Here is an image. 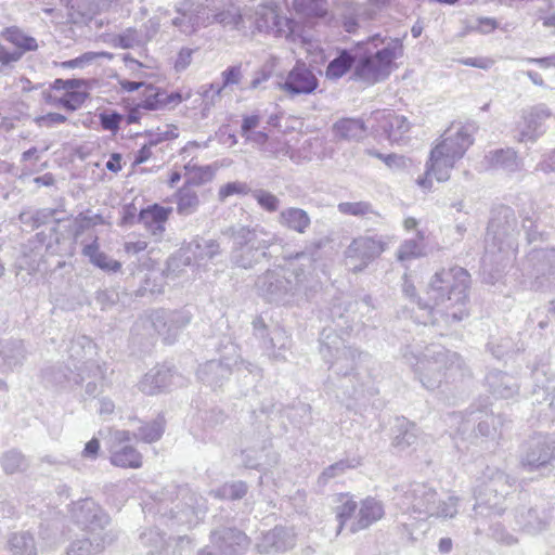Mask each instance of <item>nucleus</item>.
Here are the masks:
<instances>
[{"label":"nucleus","instance_id":"nucleus-1","mask_svg":"<svg viewBox=\"0 0 555 555\" xmlns=\"http://www.w3.org/2000/svg\"><path fill=\"white\" fill-rule=\"evenodd\" d=\"M362 50L353 68L356 79L375 85L387 79L398 68L397 60L404 55L403 40L372 36L357 44Z\"/></svg>","mask_w":555,"mask_h":555},{"label":"nucleus","instance_id":"nucleus-2","mask_svg":"<svg viewBox=\"0 0 555 555\" xmlns=\"http://www.w3.org/2000/svg\"><path fill=\"white\" fill-rule=\"evenodd\" d=\"M473 129L462 124L452 125L441 135L439 142L430 152L429 160L434 166L452 168L473 145Z\"/></svg>","mask_w":555,"mask_h":555},{"label":"nucleus","instance_id":"nucleus-3","mask_svg":"<svg viewBox=\"0 0 555 555\" xmlns=\"http://www.w3.org/2000/svg\"><path fill=\"white\" fill-rule=\"evenodd\" d=\"M370 121L374 137L376 139L384 138L390 144L402 141L411 129L408 118L390 108L372 112Z\"/></svg>","mask_w":555,"mask_h":555},{"label":"nucleus","instance_id":"nucleus-4","mask_svg":"<svg viewBox=\"0 0 555 555\" xmlns=\"http://www.w3.org/2000/svg\"><path fill=\"white\" fill-rule=\"evenodd\" d=\"M51 89L55 94L50 98V103L70 112L81 107L89 96L88 83L83 79H55Z\"/></svg>","mask_w":555,"mask_h":555},{"label":"nucleus","instance_id":"nucleus-5","mask_svg":"<svg viewBox=\"0 0 555 555\" xmlns=\"http://www.w3.org/2000/svg\"><path fill=\"white\" fill-rule=\"evenodd\" d=\"M191 91H171L159 88L153 83L144 86L142 99L138 108L145 111L175 109L191 98Z\"/></svg>","mask_w":555,"mask_h":555},{"label":"nucleus","instance_id":"nucleus-6","mask_svg":"<svg viewBox=\"0 0 555 555\" xmlns=\"http://www.w3.org/2000/svg\"><path fill=\"white\" fill-rule=\"evenodd\" d=\"M259 31L272 34L275 37L288 36L294 30V21L280 15L275 7H264L256 18Z\"/></svg>","mask_w":555,"mask_h":555},{"label":"nucleus","instance_id":"nucleus-7","mask_svg":"<svg viewBox=\"0 0 555 555\" xmlns=\"http://www.w3.org/2000/svg\"><path fill=\"white\" fill-rule=\"evenodd\" d=\"M0 38L12 47L10 52L15 54L16 62L21 61L26 53L39 49L38 40L16 25L4 27L0 33Z\"/></svg>","mask_w":555,"mask_h":555},{"label":"nucleus","instance_id":"nucleus-8","mask_svg":"<svg viewBox=\"0 0 555 555\" xmlns=\"http://www.w3.org/2000/svg\"><path fill=\"white\" fill-rule=\"evenodd\" d=\"M318 87L313 73L304 64L296 65L287 75L283 89L292 94L311 93Z\"/></svg>","mask_w":555,"mask_h":555},{"label":"nucleus","instance_id":"nucleus-9","mask_svg":"<svg viewBox=\"0 0 555 555\" xmlns=\"http://www.w3.org/2000/svg\"><path fill=\"white\" fill-rule=\"evenodd\" d=\"M171 211L172 209L170 207H163L158 204H153L141 209L139 212V220L153 235L162 234L165 231V223L167 222Z\"/></svg>","mask_w":555,"mask_h":555},{"label":"nucleus","instance_id":"nucleus-10","mask_svg":"<svg viewBox=\"0 0 555 555\" xmlns=\"http://www.w3.org/2000/svg\"><path fill=\"white\" fill-rule=\"evenodd\" d=\"M337 140H361L366 135L367 128L363 120L358 118H341L332 128Z\"/></svg>","mask_w":555,"mask_h":555},{"label":"nucleus","instance_id":"nucleus-11","mask_svg":"<svg viewBox=\"0 0 555 555\" xmlns=\"http://www.w3.org/2000/svg\"><path fill=\"white\" fill-rule=\"evenodd\" d=\"M82 254L90 259L92 264L103 271L115 273L121 269V263L118 260L112 259L105 253L101 251L98 238L83 246Z\"/></svg>","mask_w":555,"mask_h":555},{"label":"nucleus","instance_id":"nucleus-12","mask_svg":"<svg viewBox=\"0 0 555 555\" xmlns=\"http://www.w3.org/2000/svg\"><path fill=\"white\" fill-rule=\"evenodd\" d=\"M280 222L287 229L304 233L310 225V218L300 208H287L280 214Z\"/></svg>","mask_w":555,"mask_h":555},{"label":"nucleus","instance_id":"nucleus-13","mask_svg":"<svg viewBox=\"0 0 555 555\" xmlns=\"http://www.w3.org/2000/svg\"><path fill=\"white\" fill-rule=\"evenodd\" d=\"M111 463L121 468H140L142 455L135 448L126 446L112 452Z\"/></svg>","mask_w":555,"mask_h":555},{"label":"nucleus","instance_id":"nucleus-14","mask_svg":"<svg viewBox=\"0 0 555 555\" xmlns=\"http://www.w3.org/2000/svg\"><path fill=\"white\" fill-rule=\"evenodd\" d=\"M384 516V507L382 503L374 499H366L362 502L359 516L358 526L360 529L366 528L372 524L378 521Z\"/></svg>","mask_w":555,"mask_h":555},{"label":"nucleus","instance_id":"nucleus-15","mask_svg":"<svg viewBox=\"0 0 555 555\" xmlns=\"http://www.w3.org/2000/svg\"><path fill=\"white\" fill-rule=\"evenodd\" d=\"M452 279L454 283L451 285L449 293H452L454 289H460L464 292L467 289L470 281V275L467 270L461 267H454L449 270H442L441 272L435 275L436 282H444Z\"/></svg>","mask_w":555,"mask_h":555},{"label":"nucleus","instance_id":"nucleus-16","mask_svg":"<svg viewBox=\"0 0 555 555\" xmlns=\"http://www.w3.org/2000/svg\"><path fill=\"white\" fill-rule=\"evenodd\" d=\"M357 61L348 51L343 50L337 57L330 62L326 67V77L337 79L343 77L349 69L356 65Z\"/></svg>","mask_w":555,"mask_h":555},{"label":"nucleus","instance_id":"nucleus-17","mask_svg":"<svg viewBox=\"0 0 555 555\" xmlns=\"http://www.w3.org/2000/svg\"><path fill=\"white\" fill-rule=\"evenodd\" d=\"M294 9L308 18L324 17L327 13L326 0H294Z\"/></svg>","mask_w":555,"mask_h":555},{"label":"nucleus","instance_id":"nucleus-18","mask_svg":"<svg viewBox=\"0 0 555 555\" xmlns=\"http://www.w3.org/2000/svg\"><path fill=\"white\" fill-rule=\"evenodd\" d=\"M517 154L513 149H500L491 152L488 162L492 167H504L515 163Z\"/></svg>","mask_w":555,"mask_h":555},{"label":"nucleus","instance_id":"nucleus-19","mask_svg":"<svg viewBox=\"0 0 555 555\" xmlns=\"http://www.w3.org/2000/svg\"><path fill=\"white\" fill-rule=\"evenodd\" d=\"M338 210L343 215L362 217L372 211L367 202H344L338 204Z\"/></svg>","mask_w":555,"mask_h":555},{"label":"nucleus","instance_id":"nucleus-20","mask_svg":"<svg viewBox=\"0 0 555 555\" xmlns=\"http://www.w3.org/2000/svg\"><path fill=\"white\" fill-rule=\"evenodd\" d=\"M338 501L340 502V506L338 507L337 517L340 521L341 528L347 519L354 514L357 509V502L347 493H340L338 495Z\"/></svg>","mask_w":555,"mask_h":555},{"label":"nucleus","instance_id":"nucleus-21","mask_svg":"<svg viewBox=\"0 0 555 555\" xmlns=\"http://www.w3.org/2000/svg\"><path fill=\"white\" fill-rule=\"evenodd\" d=\"M198 204L195 192L180 190L178 193L177 210L179 214H186L194 209Z\"/></svg>","mask_w":555,"mask_h":555},{"label":"nucleus","instance_id":"nucleus-22","mask_svg":"<svg viewBox=\"0 0 555 555\" xmlns=\"http://www.w3.org/2000/svg\"><path fill=\"white\" fill-rule=\"evenodd\" d=\"M420 256H422V250L418 243L413 240H408L400 246L397 258L400 261H405Z\"/></svg>","mask_w":555,"mask_h":555},{"label":"nucleus","instance_id":"nucleus-23","mask_svg":"<svg viewBox=\"0 0 555 555\" xmlns=\"http://www.w3.org/2000/svg\"><path fill=\"white\" fill-rule=\"evenodd\" d=\"M249 189L245 183L242 182H230L224 184L219 190V197L220 199H225L229 196H232L234 194H247Z\"/></svg>","mask_w":555,"mask_h":555},{"label":"nucleus","instance_id":"nucleus-24","mask_svg":"<svg viewBox=\"0 0 555 555\" xmlns=\"http://www.w3.org/2000/svg\"><path fill=\"white\" fill-rule=\"evenodd\" d=\"M255 197L258 204L267 211L273 212L279 208V199L271 193L261 191Z\"/></svg>","mask_w":555,"mask_h":555},{"label":"nucleus","instance_id":"nucleus-25","mask_svg":"<svg viewBox=\"0 0 555 555\" xmlns=\"http://www.w3.org/2000/svg\"><path fill=\"white\" fill-rule=\"evenodd\" d=\"M122 116L118 113L101 114L100 121L104 130L116 132L119 129Z\"/></svg>","mask_w":555,"mask_h":555},{"label":"nucleus","instance_id":"nucleus-26","mask_svg":"<svg viewBox=\"0 0 555 555\" xmlns=\"http://www.w3.org/2000/svg\"><path fill=\"white\" fill-rule=\"evenodd\" d=\"M367 154L369 155H372L380 160L384 162V164L390 168L392 167H399L400 165L403 164V157L402 156H399L397 154H387V155H384L382 153H378L377 151L375 150H369L367 151Z\"/></svg>","mask_w":555,"mask_h":555},{"label":"nucleus","instance_id":"nucleus-27","mask_svg":"<svg viewBox=\"0 0 555 555\" xmlns=\"http://www.w3.org/2000/svg\"><path fill=\"white\" fill-rule=\"evenodd\" d=\"M259 124H260L259 115L253 114V115L244 116V118L242 120V126H241L242 135L250 138L249 133L251 132V130L257 128L259 126Z\"/></svg>","mask_w":555,"mask_h":555},{"label":"nucleus","instance_id":"nucleus-28","mask_svg":"<svg viewBox=\"0 0 555 555\" xmlns=\"http://www.w3.org/2000/svg\"><path fill=\"white\" fill-rule=\"evenodd\" d=\"M223 86L236 85L241 80V67L232 66L222 73Z\"/></svg>","mask_w":555,"mask_h":555},{"label":"nucleus","instance_id":"nucleus-29","mask_svg":"<svg viewBox=\"0 0 555 555\" xmlns=\"http://www.w3.org/2000/svg\"><path fill=\"white\" fill-rule=\"evenodd\" d=\"M67 118L60 113H48L38 118V122L47 127L64 124Z\"/></svg>","mask_w":555,"mask_h":555},{"label":"nucleus","instance_id":"nucleus-30","mask_svg":"<svg viewBox=\"0 0 555 555\" xmlns=\"http://www.w3.org/2000/svg\"><path fill=\"white\" fill-rule=\"evenodd\" d=\"M141 436L143 441L153 442L160 438L162 429L156 425H149L141 428Z\"/></svg>","mask_w":555,"mask_h":555},{"label":"nucleus","instance_id":"nucleus-31","mask_svg":"<svg viewBox=\"0 0 555 555\" xmlns=\"http://www.w3.org/2000/svg\"><path fill=\"white\" fill-rule=\"evenodd\" d=\"M15 61V54L10 52V49L0 43V72L7 67L12 66Z\"/></svg>","mask_w":555,"mask_h":555},{"label":"nucleus","instance_id":"nucleus-32","mask_svg":"<svg viewBox=\"0 0 555 555\" xmlns=\"http://www.w3.org/2000/svg\"><path fill=\"white\" fill-rule=\"evenodd\" d=\"M147 248V242L145 241H135V242H127L124 246L126 254L128 255H137L144 251Z\"/></svg>","mask_w":555,"mask_h":555},{"label":"nucleus","instance_id":"nucleus-33","mask_svg":"<svg viewBox=\"0 0 555 555\" xmlns=\"http://www.w3.org/2000/svg\"><path fill=\"white\" fill-rule=\"evenodd\" d=\"M460 62L463 65L482 68V69L488 68L491 63L490 60L483 59V57H475V59L469 57V59L461 60Z\"/></svg>","mask_w":555,"mask_h":555},{"label":"nucleus","instance_id":"nucleus-34","mask_svg":"<svg viewBox=\"0 0 555 555\" xmlns=\"http://www.w3.org/2000/svg\"><path fill=\"white\" fill-rule=\"evenodd\" d=\"M429 167L427 168L426 172L424 173V176L422 178H420L417 180V184L424 189H428L431 186V177H433V173L434 171L437 169V168H440L441 166H434L433 167V163L429 160Z\"/></svg>","mask_w":555,"mask_h":555},{"label":"nucleus","instance_id":"nucleus-35","mask_svg":"<svg viewBox=\"0 0 555 555\" xmlns=\"http://www.w3.org/2000/svg\"><path fill=\"white\" fill-rule=\"evenodd\" d=\"M106 168L114 173L119 172L122 169L121 155L119 153H113L109 160L106 163Z\"/></svg>","mask_w":555,"mask_h":555},{"label":"nucleus","instance_id":"nucleus-36","mask_svg":"<svg viewBox=\"0 0 555 555\" xmlns=\"http://www.w3.org/2000/svg\"><path fill=\"white\" fill-rule=\"evenodd\" d=\"M100 450V441L96 438L89 440L83 449L85 456H95Z\"/></svg>","mask_w":555,"mask_h":555},{"label":"nucleus","instance_id":"nucleus-37","mask_svg":"<svg viewBox=\"0 0 555 555\" xmlns=\"http://www.w3.org/2000/svg\"><path fill=\"white\" fill-rule=\"evenodd\" d=\"M93 57H94V55L92 53H86V54H83V55H81V56H79L77 59L64 62L63 63V67L74 68V67H77V66H79L80 64H82L85 62L91 61Z\"/></svg>","mask_w":555,"mask_h":555},{"label":"nucleus","instance_id":"nucleus-38","mask_svg":"<svg viewBox=\"0 0 555 555\" xmlns=\"http://www.w3.org/2000/svg\"><path fill=\"white\" fill-rule=\"evenodd\" d=\"M152 156V151L149 145H143L137 153L134 158V165H141L149 160Z\"/></svg>","mask_w":555,"mask_h":555},{"label":"nucleus","instance_id":"nucleus-39","mask_svg":"<svg viewBox=\"0 0 555 555\" xmlns=\"http://www.w3.org/2000/svg\"><path fill=\"white\" fill-rule=\"evenodd\" d=\"M119 85H120L122 90L128 91V92H132V91H135V90L140 89L141 87L144 88V86H146L147 83L129 81V80H121V81H119Z\"/></svg>","mask_w":555,"mask_h":555},{"label":"nucleus","instance_id":"nucleus-40","mask_svg":"<svg viewBox=\"0 0 555 555\" xmlns=\"http://www.w3.org/2000/svg\"><path fill=\"white\" fill-rule=\"evenodd\" d=\"M417 227H418V221L414 217H406L403 220V228L408 232L417 229Z\"/></svg>","mask_w":555,"mask_h":555},{"label":"nucleus","instance_id":"nucleus-41","mask_svg":"<svg viewBox=\"0 0 555 555\" xmlns=\"http://www.w3.org/2000/svg\"><path fill=\"white\" fill-rule=\"evenodd\" d=\"M365 245H366V247H369V248H371V247H373V246H377V253H378V254H380V253H382V251H384V249H385V243L379 242V241L377 242V241H375V240H373V238H366V240H365Z\"/></svg>","mask_w":555,"mask_h":555},{"label":"nucleus","instance_id":"nucleus-42","mask_svg":"<svg viewBox=\"0 0 555 555\" xmlns=\"http://www.w3.org/2000/svg\"><path fill=\"white\" fill-rule=\"evenodd\" d=\"M452 548V541L449 538L441 539L439 542V550L443 553L450 552Z\"/></svg>","mask_w":555,"mask_h":555},{"label":"nucleus","instance_id":"nucleus-43","mask_svg":"<svg viewBox=\"0 0 555 555\" xmlns=\"http://www.w3.org/2000/svg\"><path fill=\"white\" fill-rule=\"evenodd\" d=\"M181 180V173L179 171H172L169 175L168 184L175 186Z\"/></svg>","mask_w":555,"mask_h":555},{"label":"nucleus","instance_id":"nucleus-44","mask_svg":"<svg viewBox=\"0 0 555 555\" xmlns=\"http://www.w3.org/2000/svg\"><path fill=\"white\" fill-rule=\"evenodd\" d=\"M116 439L119 443H125L130 441V434L128 431H119L116 436Z\"/></svg>","mask_w":555,"mask_h":555},{"label":"nucleus","instance_id":"nucleus-45","mask_svg":"<svg viewBox=\"0 0 555 555\" xmlns=\"http://www.w3.org/2000/svg\"><path fill=\"white\" fill-rule=\"evenodd\" d=\"M36 182H42L46 185H49L53 182V178L51 175H46L44 177L36 178Z\"/></svg>","mask_w":555,"mask_h":555},{"label":"nucleus","instance_id":"nucleus-46","mask_svg":"<svg viewBox=\"0 0 555 555\" xmlns=\"http://www.w3.org/2000/svg\"><path fill=\"white\" fill-rule=\"evenodd\" d=\"M253 140L264 143L268 140V135L264 132H257Z\"/></svg>","mask_w":555,"mask_h":555},{"label":"nucleus","instance_id":"nucleus-47","mask_svg":"<svg viewBox=\"0 0 555 555\" xmlns=\"http://www.w3.org/2000/svg\"><path fill=\"white\" fill-rule=\"evenodd\" d=\"M422 31H423L422 26H417V25H414V26L412 27V29H411V33H412L413 37H415V38H416V37H420V36H421V34H422Z\"/></svg>","mask_w":555,"mask_h":555},{"label":"nucleus","instance_id":"nucleus-48","mask_svg":"<svg viewBox=\"0 0 555 555\" xmlns=\"http://www.w3.org/2000/svg\"><path fill=\"white\" fill-rule=\"evenodd\" d=\"M339 466L340 464L332 465L325 474H327L330 477L334 476V470L337 469Z\"/></svg>","mask_w":555,"mask_h":555},{"label":"nucleus","instance_id":"nucleus-49","mask_svg":"<svg viewBox=\"0 0 555 555\" xmlns=\"http://www.w3.org/2000/svg\"><path fill=\"white\" fill-rule=\"evenodd\" d=\"M35 153H36V149H31V150L26 151V152L23 154V156H24V158H29V157H30L33 154H35Z\"/></svg>","mask_w":555,"mask_h":555},{"label":"nucleus","instance_id":"nucleus-50","mask_svg":"<svg viewBox=\"0 0 555 555\" xmlns=\"http://www.w3.org/2000/svg\"><path fill=\"white\" fill-rule=\"evenodd\" d=\"M3 271H4V268H3V266L0 263V276L3 274Z\"/></svg>","mask_w":555,"mask_h":555}]
</instances>
